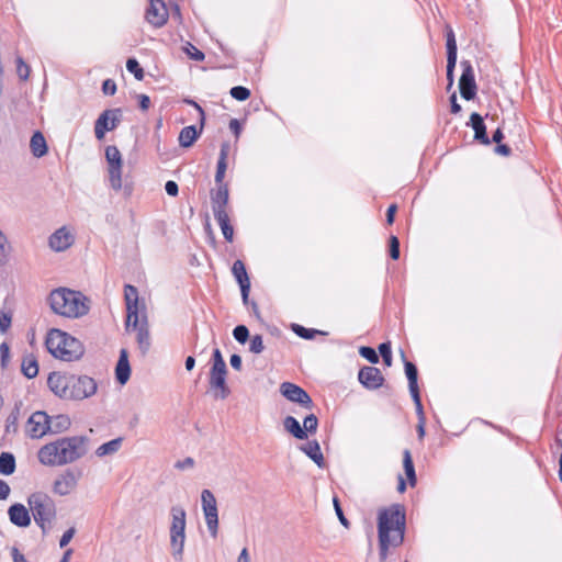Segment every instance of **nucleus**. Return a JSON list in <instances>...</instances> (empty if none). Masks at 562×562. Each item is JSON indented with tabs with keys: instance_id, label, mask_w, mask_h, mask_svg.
I'll return each mask as SVG.
<instances>
[{
	"instance_id": "obj_1",
	"label": "nucleus",
	"mask_w": 562,
	"mask_h": 562,
	"mask_svg": "<svg viewBox=\"0 0 562 562\" xmlns=\"http://www.w3.org/2000/svg\"><path fill=\"white\" fill-rule=\"evenodd\" d=\"M86 452L82 437L65 436L42 445L36 451V460L44 468H59L77 462Z\"/></svg>"
},
{
	"instance_id": "obj_2",
	"label": "nucleus",
	"mask_w": 562,
	"mask_h": 562,
	"mask_svg": "<svg viewBox=\"0 0 562 562\" xmlns=\"http://www.w3.org/2000/svg\"><path fill=\"white\" fill-rule=\"evenodd\" d=\"M45 304L52 315L69 321L83 318L91 310L90 297L69 286L52 289L45 297Z\"/></svg>"
},
{
	"instance_id": "obj_3",
	"label": "nucleus",
	"mask_w": 562,
	"mask_h": 562,
	"mask_svg": "<svg viewBox=\"0 0 562 562\" xmlns=\"http://www.w3.org/2000/svg\"><path fill=\"white\" fill-rule=\"evenodd\" d=\"M44 342L48 353L60 361H79L86 353L83 341L61 328H49L45 334Z\"/></svg>"
},
{
	"instance_id": "obj_4",
	"label": "nucleus",
	"mask_w": 562,
	"mask_h": 562,
	"mask_svg": "<svg viewBox=\"0 0 562 562\" xmlns=\"http://www.w3.org/2000/svg\"><path fill=\"white\" fill-rule=\"evenodd\" d=\"M405 527L404 508L400 505H391L382 508L378 514L379 541L382 555L391 547H397L403 542Z\"/></svg>"
},
{
	"instance_id": "obj_5",
	"label": "nucleus",
	"mask_w": 562,
	"mask_h": 562,
	"mask_svg": "<svg viewBox=\"0 0 562 562\" xmlns=\"http://www.w3.org/2000/svg\"><path fill=\"white\" fill-rule=\"evenodd\" d=\"M27 505L38 528L46 533L56 519V509L49 495L43 491L32 492L27 496Z\"/></svg>"
},
{
	"instance_id": "obj_6",
	"label": "nucleus",
	"mask_w": 562,
	"mask_h": 562,
	"mask_svg": "<svg viewBox=\"0 0 562 562\" xmlns=\"http://www.w3.org/2000/svg\"><path fill=\"white\" fill-rule=\"evenodd\" d=\"M186 528H187V513L181 506H173L170 510V549L171 554L177 561L183 558L186 546Z\"/></svg>"
},
{
	"instance_id": "obj_7",
	"label": "nucleus",
	"mask_w": 562,
	"mask_h": 562,
	"mask_svg": "<svg viewBox=\"0 0 562 562\" xmlns=\"http://www.w3.org/2000/svg\"><path fill=\"white\" fill-rule=\"evenodd\" d=\"M105 160L108 164L109 181L111 188L130 196L133 192L132 184H124L122 180L123 159L120 149L116 146L109 145L104 150Z\"/></svg>"
},
{
	"instance_id": "obj_8",
	"label": "nucleus",
	"mask_w": 562,
	"mask_h": 562,
	"mask_svg": "<svg viewBox=\"0 0 562 562\" xmlns=\"http://www.w3.org/2000/svg\"><path fill=\"white\" fill-rule=\"evenodd\" d=\"M81 480V472L68 468L55 475L50 484V492L55 497L65 498L74 495Z\"/></svg>"
},
{
	"instance_id": "obj_9",
	"label": "nucleus",
	"mask_w": 562,
	"mask_h": 562,
	"mask_svg": "<svg viewBox=\"0 0 562 562\" xmlns=\"http://www.w3.org/2000/svg\"><path fill=\"white\" fill-rule=\"evenodd\" d=\"M124 297L126 304V329H131V325H135L138 321L146 319L145 303L139 297L138 291L133 285H126L124 289Z\"/></svg>"
},
{
	"instance_id": "obj_10",
	"label": "nucleus",
	"mask_w": 562,
	"mask_h": 562,
	"mask_svg": "<svg viewBox=\"0 0 562 562\" xmlns=\"http://www.w3.org/2000/svg\"><path fill=\"white\" fill-rule=\"evenodd\" d=\"M201 505L207 531L215 539L218 533V509L216 498L209 490L202 491Z\"/></svg>"
},
{
	"instance_id": "obj_11",
	"label": "nucleus",
	"mask_w": 562,
	"mask_h": 562,
	"mask_svg": "<svg viewBox=\"0 0 562 562\" xmlns=\"http://www.w3.org/2000/svg\"><path fill=\"white\" fill-rule=\"evenodd\" d=\"M318 420L313 414L307 415L303 425L301 426L299 420L292 416H288L283 420L284 429L297 439H306L310 434H314L317 429Z\"/></svg>"
},
{
	"instance_id": "obj_12",
	"label": "nucleus",
	"mask_w": 562,
	"mask_h": 562,
	"mask_svg": "<svg viewBox=\"0 0 562 562\" xmlns=\"http://www.w3.org/2000/svg\"><path fill=\"white\" fill-rule=\"evenodd\" d=\"M75 241V228L68 225H64L50 234L48 237V247L54 252H64L70 249Z\"/></svg>"
},
{
	"instance_id": "obj_13",
	"label": "nucleus",
	"mask_w": 562,
	"mask_h": 562,
	"mask_svg": "<svg viewBox=\"0 0 562 562\" xmlns=\"http://www.w3.org/2000/svg\"><path fill=\"white\" fill-rule=\"evenodd\" d=\"M70 389V400L82 401L97 394L98 382L86 374L72 375Z\"/></svg>"
},
{
	"instance_id": "obj_14",
	"label": "nucleus",
	"mask_w": 562,
	"mask_h": 562,
	"mask_svg": "<svg viewBox=\"0 0 562 562\" xmlns=\"http://www.w3.org/2000/svg\"><path fill=\"white\" fill-rule=\"evenodd\" d=\"M25 434L32 439L43 438L50 429L49 416L43 411L30 415L25 423Z\"/></svg>"
},
{
	"instance_id": "obj_15",
	"label": "nucleus",
	"mask_w": 562,
	"mask_h": 562,
	"mask_svg": "<svg viewBox=\"0 0 562 562\" xmlns=\"http://www.w3.org/2000/svg\"><path fill=\"white\" fill-rule=\"evenodd\" d=\"M71 381V374L54 371L47 376V386L56 396L64 400H70Z\"/></svg>"
},
{
	"instance_id": "obj_16",
	"label": "nucleus",
	"mask_w": 562,
	"mask_h": 562,
	"mask_svg": "<svg viewBox=\"0 0 562 562\" xmlns=\"http://www.w3.org/2000/svg\"><path fill=\"white\" fill-rule=\"evenodd\" d=\"M227 368H211L209 375L210 391L215 398L225 400L231 390L226 382Z\"/></svg>"
},
{
	"instance_id": "obj_17",
	"label": "nucleus",
	"mask_w": 562,
	"mask_h": 562,
	"mask_svg": "<svg viewBox=\"0 0 562 562\" xmlns=\"http://www.w3.org/2000/svg\"><path fill=\"white\" fill-rule=\"evenodd\" d=\"M121 110L112 109L104 111L95 122L94 133L98 139H102L108 132L116 128L121 121Z\"/></svg>"
},
{
	"instance_id": "obj_18",
	"label": "nucleus",
	"mask_w": 562,
	"mask_h": 562,
	"mask_svg": "<svg viewBox=\"0 0 562 562\" xmlns=\"http://www.w3.org/2000/svg\"><path fill=\"white\" fill-rule=\"evenodd\" d=\"M280 393L288 401L300 405L303 408H312V400L310 395L299 385L291 382H283L280 385Z\"/></svg>"
},
{
	"instance_id": "obj_19",
	"label": "nucleus",
	"mask_w": 562,
	"mask_h": 562,
	"mask_svg": "<svg viewBox=\"0 0 562 562\" xmlns=\"http://www.w3.org/2000/svg\"><path fill=\"white\" fill-rule=\"evenodd\" d=\"M145 18L155 27H161L168 20V9L164 0H148Z\"/></svg>"
},
{
	"instance_id": "obj_20",
	"label": "nucleus",
	"mask_w": 562,
	"mask_h": 562,
	"mask_svg": "<svg viewBox=\"0 0 562 562\" xmlns=\"http://www.w3.org/2000/svg\"><path fill=\"white\" fill-rule=\"evenodd\" d=\"M9 520L16 527L27 528L32 522V513L30 506L22 503H14L8 509Z\"/></svg>"
},
{
	"instance_id": "obj_21",
	"label": "nucleus",
	"mask_w": 562,
	"mask_h": 562,
	"mask_svg": "<svg viewBox=\"0 0 562 562\" xmlns=\"http://www.w3.org/2000/svg\"><path fill=\"white\" fill-rule=\"evenodd\" d=\"M115 380L120 385H125L132 374V367L130 363V355L126 349L120 351V357L115 366Z\"/></svg>"
},
{
	"instance_id": "obj_22",
	"label": "nucleus",
	"mask_w": 562,
	"mask_h": 562,
	"mask_svg": "<svg viewBox=\"0 0 562 562\" xmlns=\"http://www.w3.org/2000/svg\"><path fill=\"white\" fill-rule=\"evenodd\" d=\"M130 333L135 334V339L139 350L145 353L150 347V334L146 319L138 321L137 324L131 325Z\"/></svg>"
},
{
	"instance_id": "obj_23",
	"label": "nucleus",
	"mask_w": 562,
	"mask_h": 562,
	"mask_svg": "<svg viewBox=\"0 0 562 562\" xmlns=\"http://www.w3.org/2000/svg\"><path fill=\"white\" fill-rule=\"evenodd\" d=\"M446 49H447V66L446 70H454L457 65V40L453 29L446 25Z\"/></svg>"
},
{
	"instance_id": "obj_24",
	"label": "nucleus",
	"mask_w": 562,
	"mask_h": 562,
	"mask_svg": "<svg viewBox=\"0 0 562 562\" xmlns=\"http://www.w3.org/2000/svg\"><path fill=\"white\" fill-rule=\"evenodd\" d=\"M359 381L368 389H376L382 385L384 379L379 369L366 367L359 372Z\"/></svg>"
},
{
	"instance_id": "obj_25",
	"label": "nucleus",
	"mask_w": 562,
	"mask_h": 562,
	"mask_svg": "<svg viewBox=\"0 0 562 562\" xmlns=\"http://www.w3.org/2000/svg\"><path fill=\"white\" fill-rule=\"evenodd\" d=\"M30 151L33 157L42 158L48 153V144L42 132H35L30 139Z\"/></svg>"
},
{
	"instance_id": "obj_26",
	"label": "nucleus",
	"mask_w": 562,
	"mask_h": 562,
	"mask_svg": "<svg viewBox=\"0 0 562 562\" xmlns=\"http://www.w3.org/2000/svg\"><path fill=\"white\" fill-rule=\"evenodd\" d=\"M459 89L461 95L467 100L475 95L476 86L472 72H462L459 79Z\"/></svg>"
},
{
	"instance_id": "obj_27",
	"label": "nucleus",
	"mask_w": 562,
	"mask_h": 562,
	"mask_svg": "<svg viewBox=\"0 0 562 562\" xmlns=\"http://www.w3.org/2000/svg\"><path fill=\"white\" fill-rule=\"evenodd\" d=\"M405 370H406V375L409 380V387H411V392L414 397V401L416 403V408L419 411V413H422V404H420L419 394H418V390H417V370H416L415 366L411 362H407L405 364Z\"/></svg>"
},
{
	"instance_id": "obj_28",
	"label": "nucleus",
	"mask_w": 562,
	"mask_h": 562,
	"mask_svg": "<svg viewBox=\"0 0 562 562\" xmlns=\"http://www.w3.org/2000/svg\"><path fill=\"white\" fill-rule=\"evenodd\" d=\"M301 450L311 458L319 468L325 465V459L317 441H310L301 447Z\"/></svg>"
},
{
	"instance_id": "obj_29",
	"label": "nucleus",
	"mask_w": 562,
	"mask_h": 562,
	"mask_svg": "<svg viewBox=\"0 0 562 562\" xmlns=\"http://www.w3.org/2000/svg\"><path fill=\"white\" fill-rule=\"evenodd\" d=\"M233 272L241 288L243 297L246 301L250 283L244 263L241 261H236L233 266Z\"/></svg>"
},
{
	"instance_id": "obj_30",
	"label": "nucleus",
	"mask_w": 562,
	"mask_h": 562,
	"mask_svg": "<svg viewBox=\"0 0 562 562\" xmlns=\"http://www.w3.org/2000/svg\"><path fill=\"white\" fill-rule=\"evenodd\" d=\"M123 445V438H115L108 442L102 443L95 450V454L99 458L110 457L117 453Z\"/></svg>"
},
{
	"instance_id": "obj_31",
	"label": "nucleus",
	"mask_w": 562,
	"mask_h": 562,
	"mask_svg": "<svg viewBox=\"0 0 562 562\" xmlns=\"http://www.w3.org/2000/svg\"><path fill=\"white\" fill-rule=\"evenodd\" d=\"M22 373L27 379H33L38 374V362L34 356H26L21 364Z\"/></svg>"
},
{
	"instance_id": "obj_32",
	"label": "nucleus",
	"mask_w": 562,
	"mask_h": 562,
	"mask_svg": "<svg viewBox=\"0 0 562 562\" xmlns=\"http://www.w3.org/2000/svg\"><path fill=\"white\" fill-rule=\"evenodd\" d=\"M470 121H471V126L473 127V130L475 132V138L481 140L484 144H488V138L486 137L483 119L479 114L473 113L471 115Z\"/></svg>"
},
{
	"instance_id": "obj_33",
	"label": "nucleus",
	"mask_w": 562,
	"mask_h": 562,
	"mask_svg": "<svg viewBox=\"0 0 562 562\" xmlns=\"http://www.w3.org/2000/svg\"><path fill=\"white\" fill-rule=\"evenodd\" d=\"M199 137V132L194 126L184 127L179 135V143L182 147H190Z\"/></svg>"
},
{
	"instance_id": "obj_34",
	"label": "nucleus",
	"mask_w": 562,
	"mask_h": 562,
	"mask_svg": "<svg viewBox=\"0 0 562 562\" xmlns=\"http://www.w3.org/2000/svg\"><path fill=\"white\" fill-rule=\"evenodd\" d=\"M15 470V459L10 453H1L0 456V473L10 475Z\"/></svg>"
},
{
	"instance_id": "obj_35",
	"label": "nucleus",
	"mask_w": 562,
	"mask_h": 562,
	"mask_svg": "<svg viewBox=\"0 0 562 562\" xmlns=\"http://www.w3.org/2000/svg\"><path fill=\"white\" fill-rule=\"evenodd\" d=\"M403 463H404V471H405V474L409 481V484L412 486L415 485V481H416V476H415V470H414V465H413V461H412V456L409 453V451H405L404 452V458H403Z\"/></svg>"
},
{
	"instance_id": "obj_36",
	"label": "nucleus",
	"mask_w": 562,
	"mask_h": 562,
	"mask_svg": "<svg viewBox=\"0 0 562 562\" xmlns=\"http://www.w3.org/2000/svg\"><path fill=\"white\" fill-rule=\"evenodd\" d=\"M217 221L220 223V226L222 228V233H223L224 237L228 241H232L233 240L234 231H233V227L228 223L227 215L225 213H223V212H220L217 214Z\"/></svg>"
},
{
	"instance_id": "obj_37",
	"label": "nucleus",
	"mask_w": 562,
	"mask_h": 562,
	"mask_svg": "<svg viewBox=\"0 0 562 562\" xmlns=\"http://www.w3.org/2000/svg\"><path fill=\"white\" fill-rule=\"evenodd\" d=\"M183 50L187 54V56L192 60H203L205 57L204 53L190 42L186 43V45L183 46Z\"/></svg>"
},
{
	"instance_id": "obj_38",
	"label": "nucleus",
	"mask_w": 562,
	"mask_h": 562,
	"mask_svg": "<svg viewBox=\"0 0 562 562\" xmlns=\"http://www.w3.org/2000/svg\"><path fill=\"white\" fill-rule=\"evenodd\" d=\"M214 202L221 205H224L228 201V189L226 186L220 183L218 189L216 190L214 198Z\"/></svg>"
},
{
	"instance_id": "obj_39",
	"label": "nucleus",
	"mask_w": 562,
	"mask_h": 562,
	"mask_svg": "<svg viewBox=\"0 0 562 562\" xmlns=\"http://www.w3.org/2000/svg\"><path fill=\"white\" fill-rule=\"evenodd\" d=\"M233 335L238 342L245 344L249 337V330L246 326L239 325L235 327Z\"/></svg>"
},
{
	"instance_id": "obj_40",
	"label": "nucleus",
	"mask_w": 562,
	"mask_h": 562,
	"mask_svg": "<svg viewBox=\"0 0 562 562\" xmlns=\"http://www.w3.org/2000/svg\"><path fill=\"white\" fill-rule=\"evenodd\" d=\"M265 349L262 337L255 335L250 338L249 350L254 353H260Z\"/></svg>"
},
{
	"instance_id": "obj_41",
	"label": "nucleus",
	"mask_w": 562,
	"mask_h": 562,
	"mask_svg": "<svg viewBox=\"0 0 562 562\" xmlns=\"http://www.w3.org/2000/svg\"><path fill=\"white\" fill-rule=\"evenodd\" d=\"M12 323V314L10 311L1 310L0 311V329L1 331H5L10 328Z\"/></svg>"
},
{
	"instance_id": "obj_42",
	"label": "nucleus",
	"mask_w": 562,
	"mask_h": 562,
	"mask_svg": "<svg viewBox=\"0 0 562 562\" xmlns=\"http://www.w3.org/2000/svg\"><path fill=\"white\" fill-rule=\"evenodd\" d=\"M231 94L234 99H236L238 101H245L249 98L250 92L248 89H246L244 87H234L231 90Z\"/></svg>"
},
{
	"instance_id": "obj_43",
	"label": "nucleus",
	"mask_w": 562,
	"mask_h": 562,
	"mask_svg": "<svg viewBox=\"0 0 562 562\" xmlns=\"http://www.w3.org/2000/svg\"><path fill=\"white\" fill-rule=\"evenodd\" d=\"M12 252V246L8 238L0 233V256L1 257H8Z\"/></svg>"
},
{
	"instance_id": "obj_44",
	"label": "nucleus",
	"mask_w": 562,
	"mask_h": 562,
	"mask_svg": "<svg viewBox=\"0 0 562 562\" xmlns=\"http://www.w3.org/2000/svg\"><path fill=\"white\" fill-rule=\"evenodd\" d=\"M211 368H226V363L220 349H214L212 355V367Z\"/></svg>"
},
{
	"instance_id": "obj_45",
	"label": "nucleus",
	"mask_w": 562,
	"mask_h": 562,
	"mask_svg": "<svg viewBox=\"0 0 562 562\" xmlns=\"http://www.w3.org/2000/svg\"><path fill=\"white\" fill-rule=\"evenodd\" d=\"M359 352L363 358L372 363H376L379 361L376 352L370 347H361Z\"/></svg>"
},
{
	"instance_id": "obj_46",
	"label": "nucleus",
	"mask_w": 562,
	"mask_h": 562,
	"mask_svg": "<svg viewBox=\"0 0 562 562\" xmlns=\"http://www.w3.org/2000/svg\"><path fill=\"white\" fill-rule=\"evenodd\" d=\"M226 171V160H225V153H222V157L218 161L217 172L215 176L216 182L222 183Z\"/></svg>"
},
{
	"instance_id": "obj_47",
	"label": "nucleus",
	"mask_w": 562,
	"mask_h": 562,
	"mask_svg": "<svg viewBox=\"0 0 562 562\" xmlns=\"http://www.w3.org/2000/svg\"><path fill=\"white\" fill-rule=\"evenodd\" d=\"M390 243H391V257L393 259H397L400 256V243H398L397 237L392 236L390 239Z\"/></svg>"
},
{
	"instance_id": "obj_48",
	"label": "nucleus",
	"mask_w": 562,
	"mask_h": 562,
	"mask_svg": "<svg viewBox=\"0 0 562 562\" xmlns=\"http://www.w3.org/2000/svg\"><path fill=\"white\" fill-rule=\"evenodd\" d=\"M74 533H75L74 529H69V530L65 531L59 540V546L61 548L66 547L72 539Z\"/></svg>"
},
{
	"instance_id": "obj_49",
	"label": "nucleus",
	"mask_w": 562,
	"mask_h": 562,
	"mask_svg": "<svg viewBox=\"0 0 562 562\" xmlns=\"http://www.w3.org/2000/svg\"><path fill=\"white\" fill-rule=\"evenodd\" d=\"M102 90H103L104 94L112 95L116 91V86L113 81L106 80L103 83Z\"/></svg>"
},
{
	"instance_id": "obj_50",
	"label": "nucleus",
	"mask_w": 562,
	"mask_h": 562,
	"mask_svg": "<svg viewBox=\"0 0 562 562\" xmlns=\"http://www.w3.org/2000/svg\"><path fill=\"white\" fill-rule=\"evenodd\" d=\"M126 70H144L136 58L131 57L126 60Z\"/></svg>"
},
{
	"instance_id": "obj_51",
	"label": "nucleus",
	"mask_w": 562,
	"mask_h": 562,
	"mask_svg": "<svg viewBox=\"0 0 562 562\" xmlns=\"http://www.w3.org/2000/svg\"><path fill=\"white\" fill-rule=\"evenodd\" d=\"M11 488L4 481H0V499H7L10 495Z\"/></svg>"
},
{
	"instance_id": "obj_52",
	"label": "nucleus",
	"mask_w": 562,
	"mask_h": 562,
	"mask_svg": "<svg viewBox=\"0 0 562 562\" xmlns=\"http://www.w3.org/2000/svg\"><path fill=\"white\" fill-rule=\"evenodd\" d=\"M166 192L171 195L176 196L178 194V184L175 181H168L165 186Z\"/></svg>"
},
{
	"instance_id": "obj_53",
	"label": "nucleus",
	"mask_w": 562,
	"mask_h": 562,
	"mask_svg": "<svg viewBox=\"0 0 562 562\" xmlns=\"http://www.w3.org/2000/svg\"><path fill=\"white\" fill-rule=\"evenodd\" d=\"M229 362H231V366H232L235 370L239 371V370L241 369V362H243V361H241L240 356H238V355H232V356H231V359H229Z\"/></svg>"
},
{
	"instance_id": "obj_54",
	"label": "nucleus",
	"mask_w": 562,
	"mask_h": 562,
	"mask_svg": "<svg viewBox=\"0 0 562 562\" xmlns=\"http://www.w3.org/2000/svg\"><path fill=\"white\" fill-rule=\"evenodd\" d=\"M292 329L303 338H311L310 331L300 325H293Z\"/></svg>"
},
{
	"instance_id": "obj_55",
	"label": "nucleus",
	"mask_w": 562,
	"mask_h": 562,
	"mask_svg": "<svg viewBox=\"0 0 562 562\" xmlns=\"http://www.w3.org/2000/svg\"><path fill=\"white\" fill-rule=\"evenodd\" d=\"M417 413L419 415V423H418V434H419V437L423 438L424 434H425V417H424V412L422 411V413H419V411L417 409Z\"/></svg>"
},
{
	"instance_id": "obj_56",
	"label": "nucleus",
	"mask_w": 562,
	"mask_h": 562,
	"mask_svg": "<svg viewBox=\"0 0 562 562\" xmlns=\"http://www.w3.org/2000/svg\"><path fill=\"white\" fill-rule=\"evenodd\" d=\"M16 70H31L30 66L24 61L21 56H16Z\"/></svg>"
},
{
	"instance_id": "obj_57",
	"label": "nucleus",
	"mask_w": 562,
	"mask_h": 562,
	"mask_svg": "<svg viewBox=\"0 0 562 562\" xmlns=\"http://www.w3.org/2000/svg\"><path fill=\"white\" fill-rule=\"evenodd\" d=\"M237 562H251L249 552L247 549H243L237 558Z\"/></svg>"
},
{
	"instance_id": "obj_58",
	"label": "nucleus",
	"mask_w": 562,
	"mask_h": 562,
	"mask_svg": "<svg viewBox=\"0 0 562 562\" xmlns=\"http://www.w3.org/2000/svg\"><path fill=\"white\" fill-rule=\"evenodd\" d=\"M13 562H26L24 555L15 548L12 549Z\"/></svg>"
},
{
	"instance_id": "obj_59",
	"label": "nucleus",
	"mask_w": 562,
	"mask_h": 562,
	"mask_svg": "<svg viewBox=\"0 0 562 562\" xmlns=\"http://www.w3.org/2000/svg\"><path fill=\"white\" fill-rule=\"evenodd\" d=\"M334 505H335V509H336V513H337V516L339 518V520L341 521V524H344L345 526H347V521L342 515V512L339 507V504H338V501L337 499H334Z\"/></svg>"
},
{
	"instance_id": "obj_60",
	"label": "nucleus",
	"mask_w": 562,
	"mask_h": 562,
	"mask_svg": "<svg viewBox=\"0 0 562 562\" xmlns=\"http://www.w3.org/2000/svg\"><path fill=\"white\" fill-rule=\"evenodd\" d=\"M334 505H335V509H336V513H337V516L339 518V520L341 521V524H344L345 526H347V521L342 515V512L339 507V504H338V501L337 499H334Z\"/></svg>"
},
{
	"instance_id": "obj_61",
	"label": "nucleus",
	"mask_w": 562,
	"mask_h": 562,
	"mask_svg": "<svg viewBox=\"0 0 562 562\" xmlns=\"http://www.w3.org/2000/svg\"><path fill=\"white\" fill-rule=\"evenodd\" d=\"M150 100L147 95H139V105L143 110H147L149 108Z\"/></svg>"
},
{
	"instance_id": "obj_62",
	"label": "nucleus",
	"mask_w": 562,
	"mask_h": 562,
	"mask_svg": "<svg viewBox=\"0 0 562 562\" xmlns=\"http://www.w3.org/2000/svg\"><path fill=\"white\" fill-rule=\"evenodd\" d=\"M396 213V205H391L387 210V223L392 224Z\"/></svg>"
},
{
	"instance_id": "obj_63",
	"label": "nucleus",
	"mask_w": 562,
	"mask_h": 562,
	"mask_svg": "<svg viewBox=\"0 0 562 562\" xmlns=\"http://www.w3.org/2000/svg\"><path fill=\"white\" fill-rule=\"evenodd\" d=\"M379 350H380V353L382 355V357H386L389 355H391V347L389 344H382L380 347H379Z\"/></svg>"
},
{
	"instance_id": "obj_64",
	"label": "nucleus",
	"mask_w": 562,
	"mask_h": 562,
	"mask_svg": "<svg viewBox=\"0 0 562 562\" xmlns=\"http://www.w3.org/2000/svg\"><path fill=\"white\" fill-rule=\"evenodd\" d=\"M496 153L499 154V155H503V156H508L509 153H510V149L506 145H498L496 147Z\"/></svg>"
}]
</instances>
